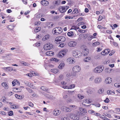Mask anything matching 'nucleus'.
Here are the masks:
<instances>
[{
    "label": "nucleus",
    "mask_w": 120,
    "mask_h": 120,
    "mask_svg": "<svg viewBox=\"0 0 120 120\" xmlns=\"http://www.w3.org/2000/svg\"><path fill=\"white\" fill-rule=\"evenodd\" d=\"M41 29V27H38L35 28L34 30V32H37L40 31Z\"/></svg>",
    "instance_id": "5701e85b"
},
{
    "label": "nucleus",
    "mask_w": 120,
    "mask_h": 120,
    "mask_svg": "<svg viewBox=\"0 0 120 120\" xmlns=\"http://www.w3.org/2000/svg\"><path fill=\"white\" fill-rule=\"evenodd\" d=\"M75 12L74 13H77L78 12V9L77 8H75L74 10L73 11H72V13H73V12Z\"/></svg>",
    "instance_id": "79ce46f5"
},
{
    "label": "nucleus",
    "mask_w": 120,
    "mask_h": 120,
    "mask_svg": "<svg viewBox=\"0 0 120 120\" xmlns=\"http://www.w3.org/2000/svg\"><path fill=\"white\" fill-rule=\"evenodd\" d=\"M106 55L108 54L110 51V50L109 49H107L105 50Z\"/></svg>",
    "instance_id": "72a5a7b5"
},
{
    "label": "nucleus",
    "mask_w": 120,
    "mask_h": 120,
    "mask_svg": "<svg viewBox=\"0 0 120 120\" xmlns=\"http://www.w3.org/2000/svg\"><path fill=\"white\" fill-rule=\"evenodd\" d=\"M27 90L30 93H31L32 92V90L30 88H26Z\"/></svg>",
    "instance_id": "6e6d98bb"
},
{
    "label": "nucleus",
    "mask_w": 120,
    "mask_h": 120,
    "mask_svg": "<svg viewBox=\"0 0 120 120\" xmlns=\"http://www.w3.org/2000/svg\"><path fill=\"white\" fill-rule=\"evenodd\" d=\"M79 110L80 111L82 112H83L85 113L86 112V111L85 110V109H83L82 108H80Z\"/></svg>",
    "instance_id": "c756f323"
},
{
    "label": "nucleus",
    "mask_w": 120,
    "mask_h": 120,
    "mask_svg": "<svg viewBox=\"0 0 120 120\" xmlns=\"http://www.w3.org/2000/svg\"><path fill=\"white\" fill-rule=\"evenodd\" d=\"M102 81L101 78L99 77L96 78L94 80V83L96 84H99Z\"/></svg>",
    "instance_id": "6e6552de"
},
{
    "label": "nucleus",
    "mask_w": 120,
    "mask_h": 120,
    "mask_svg": "<svg viewBox=\"0 0 120 120\" xmlns=\"http://www.w3.org/2000/svg\"><path fill=\"white\" fill-rule=\"evenodd\" d=\"M64 45V43H62L61 44H60L59 45V46L60 47H63Z\"/></svg>",
    "instance_id": "13d9d810"
},
{
    "label": "nucleus",
    "mask_w": 120,
    "mask_h": 120,
    "mask_svg": "<svg viewBox=\"0 0 120 120\" xmlns=\"http://www.w3.org/2000/svg\"><path fill=\"white\" fill-rule=\"evenodd\" d=\"M78 112L77 113L75 114H71L69 116L72 119L74 120H78L79 119L80 113Z\"/></svg>",
    "instance_id": "7ed1b4c3"
},
{
    "label": "nucleus",
    "mask_w": 120,
    "mask_h": 120,
    "mask_svg": "<svg viewBox=\"0 0 120 120\" xmlns=\"http://www.w3.org/2000/svg\"><path fill=\"white\" fill-rule=\"evenodd\" d=\"M49 99L50 100H54L55 99V98L52 95L50 96L49 97Z\"/></svg>",
    "instance_id": "f704fd0d"
},
{
    "label": "nucleus",
    "mask_w": 120,
    "mask_h": 120,
    "mask_svg": "<svg viewBox=\"0 0 120 120\" xmlns=\"http://www.w3.org/2000/svg\"><path fill=\"white\" fill-rule=\"evenodd\" d=\"M89 53L88 50L86 49H84L82 52V56H83L87 55Z\"/></svg>",
    "instance_id": "ddd939ff"
},
{
    "label": "nucleus",
    "mask_w": 120,
    "mask_h": 120,
    "mask_svg": "<svg viewBox=\"0 0 120 120\" xmlns=\"http://www.w3.org/2000/svg\"><path fill=\"white\" fill-rule=\"evenodd\" d=\"M64 7H62L61 6L59 7V11L62 13H63L65 12V10H64Z\"/></svg>",
    "instance_id": "4468645a"
},
{
    "label": "nucleus",
    "mask_w": 120,
    "mask_h": 120,
    "mask_svg": "<svg viewBox=\"0 0 120 120\" xmlns=\"http://www.w3.org/2000/svg\"><path fill=\"white\" fill-rule=\"evenodd\" d=\"M66 52L65 50H63L59 52L58 54V57L61 58L64 56Z\"/></svg>",
    "instance_id": "0eeeda50"
},
{
    "label": "nucleus",
    "mask_w": 120,
    "mask_h": 120,
    "mask_svg": "<svg viewBox=\"0 0 120 120\" xmlns=\"http://www.w3.org/2000/svg\"><path fill=\"white\" fill-rule=\"evenodd\" d=\"M1 85L4 87L5 89H7L8 88V85L5 83H2L1 84Z\"/></svg>",
    "instance_id": "6ab92c4d"
},
{
    "label": "nucleus",
    "mask_w": 120,
    "mask_h": 120,
    "mask_svg": "<svg viewBox=\"0 0 120 120\" xmlns=\"http://www.w3.org/2000/svg\"><path fill=\"white\" fill-rule=\"evenodd\" d=\"M75 86L74 85H71L69 87L68 89H71L75 87Z\"/></svg>",
    "instance_id": "4c0bfd02"
},
{
    "label": "nucleus",
    "mask_w": 120,
    "mask_h": 120,
    "mask_svg": "<svg viewBox=\"0 0 120 120\" xmlns=\"http://www.w3.org/2000/svg\"><path fill=\"white\" fill-rule=\"evenodd\" d=\"M72 70L74 72H78L80 71L81 69L79 66L77 65L73 67Z\"/></svg>",
    "instance_id": "423d86ee"
},
{
    "label": "nucleus",
    "mask_w": 120,
    "mask_h": 120,
    "mask_svg": "<svg viewBox=\"0 0 120 120\" xmlns=\"http://www.w3.org/2000/svg\"><path fill=\"white\" fill-rule=\"evenodd\" d=\"M29 106L32 107H33L34 106L33 104L31 102H29Z\"/></svg>",
    "instance_id": "603ef678"
},
{
    "label": "nucleus",
    "mask_w": 120,
    "mask_h": 120,
    "mask_svg": "<svg viewBox=\"0 0 120 120\" xmlns=\"http://www.w3.org/2000/svg\"><path fill=\"white\" fill-rule=\"evenodd\" d=\"M49 37V34L46 35L43 38L42 40H43L45 41L48 39Z\"/></svg>",
    "instance_id": "393cba45"
},
{
    "label": "nucleus",
    "mask_w": 120,
    "mask_h": 120,
    "mask_svg": "<svg viewBox=\"0 0 120 120\" xmlns=\"http://www.w3.org/2000/svg\"><path fill=\"white\" fill-rule=\"evenodd\" d=\"M94 76H92L89 78V81L90 82L92 81L94 79Z\"/></svg>",
    "instance_id": "c9c22d12"
},
{
    "label": "nucleus",
    "mask_w": 120,
    "mask_h": 120,
    "mask_svg": "<svg viewBox=\"0 0 120 120\" xmlns=\"http://www.w3.org/2000/svg\"><path fill=\"white\" fill-rule=\"evenodd\" d=\"M112 79L109 77L107 78L105 80V82L106 83L109 84L112 82Z\"/></svg>",
    "instance_id": "dca6fc26"
},
{
    "label": "nucleus",
    "mask_w": 120,
    "mask_h": 120,
    "mask_svg": "<svg viewBox=\"0 0 120 120\" xmlns=\"http://www.w3.org/2000/svg\"><path fill=\"white\" fill-rule=\"evenodd\" d=\"M7 12L8 13H10L12 12L11 9H8L7 10Z\"/></svg>",
    "instance_id": "338daca9"
},
{
    "label": "nucleus",
    "mask_w": 120,
    "mask_h": 120,
    "mask_svg": "<svg viewBox=\"0 0 120 120\" xmlns=\"http://www.w3.org/2000/svg\"><path fill=\"white\" fill-rule=\"evenodd\" d=\"M21 63L24 66H28V64L26 62H25L22 61L21 62Z\"/></svg>",
    "instance_id": "ea45409f"
},
{
    "label": "nucleus",
    "mask_w": 120,
    "mask_h": 120,
    "mask_svg": "<svg viewBox=\"0 0 120 120\" xmlns=\"http://www.w3.org/2000/svg\"><path fill=\"white\" fill-rule=\"evenodd\" d=\"M53 46L52 44L49 43L45 45L44 46V49L45 50H47L50 49L53 47Z\"/></svg>",
    "instance_id": "20e7f679"
},
{
    "label": "nucleus",
    "mask_w": 120,
    "mask_h": 120,
    "mask_svg": "<svg viewBox=\"0 0 120 120\" xmlns=\"http://www.w3.org/2000/svg\"><path fill=\"white\" fill-rule=\"evenodd\" d=\"M15 96L16 98L19 99V98L20 95H18L17 94H16L15 95Z\"/></svg>",
    "instance_id": "0e129e2a"
},
{
    "label": "nucleus",
    "mask_w": 120,
    "mask_h": 120,
    "mask_svg": "<svg viewBox=\"0 0 120 120\" xmlns=\"http://www.w3.org/2000/svg\"><path fill=\"white\" fill-rule=\"evenodd\" d=\"M61 120H70L68 117H67L62 118L61 119Z\"/></svg>",
    "instance_id": "a19ab883"
},
{
    "label": "nucleus",
    "mask_w": 120,
    "mask_h": 120,
    "mask_svg": "<svg viewBox=\"0 0 120 120\" xmlns=\"http://www.w3.org/2000/svg\"><path fill=\"white\" fill-rule=\"evenodd\" d=\"M14 81L15 82V84H17L18 85H20V83L18 81L16 80L15 79L14 80Z\"/></svg>",
    "instance_id": "49530a36"
},
{
    "label": "nucleus",
    "mask_w": 120,
    "mask_h": 120,
    "mask_svg": "<svg viewBox=\"0 0 120 120\" xmlns=\"http://www.w3.org/2000/svg\"><path fill=\"white\" fill-rule=\"evenodd\" d=\"M94 115L97 116H99L100 115V114L98 113H94Z\"/></svg>",
    "instance_id": "e2e57ef3"
},
{
    "label": "nucleus",
    "mask_w": 120,
    "mask_h": 120,
    "mask_svg": "<svg viewBox=\"0 0 120 120\" xmlns=\"http://www.w3.org/2000/svg\"><path fill=\"white\" fill-rule=\"evenodd\" d=\"M65 64L63 62H61L60 65L59 66L58 68L60 69H62L64 66Z\"/></svg>",
    "instance_id": "aec40b11"
},
{
    "label": "nucleus",
    "mask_w": 120,
    "mask_h": 120,
    "mask_svg": "<svg viewBox=\"0 0 120 120\" xmlns=\"http://www.w3.org/2000/svg\"><path fill=\"white\" fill-rule=\"evenodd\" d=\"M65 40V37L63 36H59L55 39V42L57 44H59L63 42Z\"/></svg>",
    "instance_id": "f03ea898"
},
{
    "label": "nucleus",
    "mask_w": 120,
    "mask_h": 120,
    "mask_svg": "<svg viewBox=\"0 0 120 120\" xmlns=\"http://www.w3.org/2000/svg\"><path fill=\"white\" fill-rule=\"evenodd\" d=\"M41 3L43 6H45L49 4V2L46 0H44L41 1Z\"/></svg>",
    "instance_id": "9b49d317"
},
{
    "label": "nucleus",
    "mask_w": 120,
    "mask_h": 120,
    "mask_svg": "<svg viewBox=\"0 0 120 120\" xmlns=\"http://www.w3.org/2000/svg\"><path fill=\"white\" fill-rule=\"evenodd\" d=\"M90 57H87L84 59V61L86 62H88L90 60Z\"/></svg>",
    "instance_id": "473e14b6"
},
{
    "label": "nucleus",
    "mask_w": 120,
    "mask_h": 120,
    "mask_svg": "<svg viewBox=\"0 0 120 120\" xmlns=\"http://www.w3.org/2000/svg\"><path fill=\"white\" fill-rule=\"evenodd\" d=\"M60 4V1L58 2V1H56L55 2V4L56 5H59Z\"/></svg>",
    "instance_id": "bf43d9fd"
},
{
    "label": "nucleus",
    "mask_w": 120,
    "mask_h": 120,
    "mask_svg": "<svg viewBox=\"0 0 120 120\" xmlns=\"http://www.w3.org/2000/svg\"><path fill=\"white\" fill-rule=\"evenodd\" d=\"M107 32L108 33L110 34L112 33V31L111 30H107Z\"/></svg>",
    "instance_id": "5fc2aeb1"
},
{
    "label": "nucleus",
    "mask_w": 120,
    "mask_h": 120,
    "mask_svg": "<svg viewBox=\"0 0 120 120\" xmlns=\"http://www.w3.org/2000/svg\"><path fill=\"white\" fill-rule=\"evenodd\" d=\"M29 86L30 87L34 89H35L36 88V87L34 86L33 84L30 82L29 83Z\"/></svg>",
    "instance_id": "c85d7f7f"
},
{
    "label": "nucleus",
    "mask_w": 120,
    "mask_h": 120,
    "mask_svg": "<svg viewBox=\"0 0 120 120\" xmlns=\"http://www.w3.org/2000/svg\"><path fill=\"white\" fill-rule=\"evenodd\" d=\"M78 57H81L82 55V53L78 51L77 52Z\"/></svg>",
    "instance_id": "58836bf2"
},
{
    "label": "nucleus",
    "mask_w": 120,
    "mask_h": 120,
    "mask_svg": "<svg viewBox=\"0 0 120 120\" xmlns=\"http://www.w3.org/2000/svg\"><path fill=\"white\" fill-rule=\"evenodd\" d=\"M79 28V27H78L77 26H72L70 30L73 29L76 30L77 29H78Z\"/></svg>",
    "instance_id": "bb28decb"
},
{
    "label": "nucleus",
    "mask_w": 120,
    "mask_h": 120,
    "mask_svg": "<svg viewBox=\"0 0 120 120\" xmlns=\"http://www.w3.org/2000/svg\"><path fill=\"white\" fill-rule=\"evenodd\" d=\"M83 120H89V118L88 117L86 116L84 117L83 118Z\"/></svg>",
    "instance_id": "09e8293b"
},
{
    "label": "nucleus",
    "mask_w": 120,
    "mask_h": 120,
    "mask_svg": "<svg viewBox=\"0 0 120 120\" xmlns=\"http://www.w3.org/2000/svg\"><path fill=\"white\" fill-rule=\"evenodd\" d=\"M100 44V43L96 41L92 44V46H96L97 45H99Z\"/></svg>",
    "instance_id": "cd10ccee"
},
{
    "label": "nucleus",
    "mask_w": 120,
    "mask_h": 120,
    "mask_svg": "<svg viewBox=\"0 0 120 120\" xmlns=\"http://www.w3.org/2000/svg\"><path fill=\"white\" fill-rule=\"evenodd\" d=\"M87 93H88V94H91L92 92L91 91V90H89L86 91Z\"/></svg>",
    "instance_id": "8fccbe9b"
},
{
    "label": "nucleus",
    "mask_w": 120,
    "mask_h": 120,
    "mask_svg": "<svg viewBox=\"0 0 120 120\" xmlns=\"http://www.w3.org/2000/svg\"><path fill=\"white\" fill-rule=\"evenodd\" d=\"M73 57H78L77 52H76L75 51H73Z\"/></svg>",
    "instance_id": "4be33fe9"
},
{
    "label": "nucleus",
    "mask_w": 120,
    "mask_h": 120,
    "mask_svg": "<svg viewBox=\"0 0 120 120\" xmlns=\"http://www.w3.org/2000/svg\"><path fill=\"white\" fill-rule=\"evenodd\" d=\"M2 68L4 70H6L7 71H11L12 70L11 69V67H8L5 68Z\"/></svg>",
    "instance_id": "f3484780"
},
{
    "label": "nucleus",
    "mask_w": 120,
    "mask_h": 120,
    "mask_svg": "<svg viewBox=\"0 0 120 120\" xmlns=\"http://www.w3.org/2000/svg\"><path fill=\"white\" fill-rule=\"evenodd\" d=\"M103 69L101 67H97L95 68L93 70L94 72L96 73H100L102 72Z\"/></svg>",
    "instance_id": "39448f33"
},
{
    "label": "nucleus",
    "mask_w": 120,
    "mask_h": 120,
    "mask_svg": "<svg viewBox=\"0 0 120 120\" xmlns=\"http://www.w3.org/2000/svg\"><path fill=\"white\" fill-rule=\"evenodd\" d=\"M105 50L101 52V54L103 55H106V54L105 53Z\"/></svg>",
    "instance_id": "052dcab7"
},
{
    "label": "nucleus",
    "mask_w": 120,
    "mask_h": 120,
    "mask_svg": "<svg viewBox=\"0 0 120 120\" xmlns=\"http://www.w3.org/2000/svg\"><path fill=\"white\" fill-rule=\"evenodd\" d=\"M54 54V52L52 51H49L46 52V54L47 55L52 56Z\"/></svg>",
    "instance_id": "a211bd4d"
},
{
    "label": "nucleus",
    "mask_w": 120,
    "mask_h": 120,
    "mask_svg": "<svg viewBox=\"0 0 120 120\" xmlns=\"http://www.w3.org/2000/svg\"><path fill=\"white\" fill-rule=\"evenodd\" d=\"M83 102L82 103V104L85 105L84 104V103L89 104L91 103L90 100L89 99H84L83 100Z\"/></svg>",
    "instance_id": "2eb2a0df"
},
{
    "label": "nucleus",
    "mask_w": 120,
    "mask_h": 120,
    "mask_svg": "<svg viewBox=\"0 0 120 120\" xmlns=\"http://www.w3.org/2000/svg\"><path fill=\"white\" fill-rule=\"evenodd\" d=\"M6 98L4 96H3L0 99V101L4 102H6Z\"/></svg>",
    "instance_id": "a878e982"
},
{
    "label": "nucleus",
    "mask_w": 120,
    "mask_h": 120,
    "mask_svg": "<svg viewBox=\"0 0 120 120\" xmlns=\"http://www.w3.org/2000/svg\"><path fill=\"white\" fill-rule=\"evenodd\" d=\"M109 101V100L108 98H106V99L104 100V101L106 103H108Z\"/></svg>",
    "instance_id": "a18cd8bd"
},
{
    "label": "nucleus",
    "mask_w": 120,
    "mask_h": 120,
    "mask_svg": "<svg viewBox=\"0 0 120 120\" xmlns=\"http://www.w3.org/2000/svg\"><path fill=\"white\" fill-rule=\"evenodd\" d=\"M113 44L115 46H118V44L116 42H113Z\"/></svg>",
    "instance_id": "680f3d73"
},
{
    "label": "nucleus",
    "mask_w": 120,
    "mask_h": 120,
    "mask_svg": "<svg viewBox=\"0 0 120 120\" xmlns=\"http://www.w3.org/2000/svg\"><path fill=\"white\" fill-rule=\"evenodd\" d=\"M67 61L69 64L74 63H75V61L74 60L73 58L71 57L67 59Z\"/></svg>",
    "instance_id": "9d476101"
},
{
    "label": "nucleus",
    "mask_w": 120,
    "mask_h": 120,
    "mask_svg": "<svg viewBox=\"0 0 120 120\" xmlns=\"http://www.w3.org/2000/svg\"><path fill=\"white\" fill-rule=\"evenodd\" d=\"M59 79H62L63 78V75H60L59 76Z\"/></svg>",
    "instance_id": "864d4df0"
},
{
    "label": "nucleus",
    "mask_w": 120,
    "mask_h": 120,
    "mask_svg": "<svg viewBox=\"0 0 120 120\" xmlns=\"http://www.w3.org/2000/svg\"><path fill=\"white\" fill-rule=\"evenodd\" d=\"M67 34L69 36L73 37L74 35V33L73 31H70Z\"/></svg>",
    "instance_id": "412c9836"
},
{
    "label": "nucleus",
    "mask_w": 120,
    "mask_h": 120,
    "mask_svg": "<svg viewBox=\"0 0 120 120\" xmlns=\"http://www.w3.org/2000/svg\"><path fill=\"white\" fill-rule=\"evenodd\" d=\"M64 109L66 110V111L67 112H70L71 111V110L69 108L65 107L64 108Z\"/></svg>",
    "instance_id": "2f4dec72"
},
{
    "label": "nucleus",
    "mask_w": 120,
    "mask_h": 120,
    "mask_svg": "<svg viewBox=\"0 0 120 120\" xmlns=\"http://www.w3.org/2000/svg\"><path fill=\"white\" fill-rule=\"evenodd\" d=\"M13 114V112L12 111H11L9 112L8 115L9 116H12Z\"/></svg>",
    "instance_id": "de8ad7c7"
},
{
    "label": "nucleus",
    "mask_w": 120,
    "mask_h": 120,
    "mask_svg": "<svg viewBox=\"0 0 120 120\" xmlns=\"http://www.w3.org/2000/svg\"><path fill=\"white\" fill-rule=\"evenodd\" d=\"M41 89L44 91H47L48 90L47 88L44 86H42Z\"/></svg>",
    "instance_id": "e433bc0d"
},
{
    "label": "nucleus",
    "mask_w": 120,
    "mask_h": 120,
    "mask_svg": "<svg viewBox=\"0 0 120 120\" xmlns=\"http://www.w3.org/2000/svg\"><path fill=\"white\" fill-rule=\"evenodd\" d=\"M84 22H80L78 24V25L79 26H80L81 25H84Z\"/></svg>",
    "instance_id": "3c124183"
},
{
    "label": "nucleus",
    "mask_w": 120,
    "mask_h": 120,
    "mask_svg": "<svg viewBox=\"0 0 120 120\" xmlns=\"http://www.w3.org/2000/svg\"><path fill=\"white\" fill-rule=\"evenodd\" d=\"M14 27V26L12 25H9L8 26V29L9 30H13Z\"/></svg>",
    "instance_id": "7c9ffc66"
},
{
    "label": "nucleus",
    "mask_w": 120,
    "mask_h": 120,
    "mask_svg": "<svg viewBox=\"0 0 120 120\" xmlns=\"http://www.w3.org/2000/svg\"><path fill=\"white\" fill-rule=\"evenodd\" d=\"M104 91V89H100L98 90V92L100 94L102 93Z\"/></svg>",
    "instance_id": "37998d69"
},
{
    "label": "nucleus",
    "mask_w": 120,
    "mask_h": 120,
    "mask_svg": "<svg viewBox=\"0 0 120 120\" xmlns=\"http://www.w3.org/2000/svg\"><path fill=\"white\" fill-rule=\"evenodd\" d=\"M66 76L68 78H70V77L71 76V74H67L66 75Z\"/></svg>",
    "instance_id": "69168bd1"
},
{
    "label": "nucleus",
    "mask_w": 120,
    "mask_h": 120,
    "mask_svg": "<svg viewBox=\"0 0 120 120\" xmlns=\"http://www.w3.org/2000/svg\"><path fill=\"white\" fill-rule=\"evenodd\" d=\"M60 113V111L57 110H55L53 112V114L56 116L59 115Z\"/></svg>",
    "instance_id": "f8f14e48"
},
{
    "label": "nucleus",
    "mask_w": 120,
    "mask_h": 120,
    "mask_svg": "<svg viewBox=\"0 0 120 120\" xmlns=\"http://www.w3.org/2000/svg\"><path fill=\"white\" fill-rule=\"evenodd\" d=\"M62 31V29L61 27H58L54 28L52 30V32L54 34L56 35L61 34Z\"/></svg>",
    "instance_id": "f257e3e1"
},
{
    "label": "nucleus",
    "mask_w": 120,
    "mask_h": 120,
    "mask_svg": "<svg viewBox=\"0 0 120 120\" xmlns=\"http://www.w3.org/2000/svg\"><path fill=\"white\" fill-rule=\"evenodd\" d=\"M0 114L4 115H6V113L4 111H0Z\"/></svg>",
    "instance_id": "4d7b16f0"
},
{
    "label": "nucleus",
    "mask_w": 120,
    "mask_h": 120,
    "mask_svg": "<svg viewBox=\"0 0 120 120\" xmlns=\"http://www.w3.org/2000/svg\"><path fill=\"white\" fill-rule=\"evenodd\" d=\"M59 71V70H58L56 68L52 69L51 70L52 72L54 73H56L58 72Z\"/></svg>",
    "instance_id": "b1692460"
},
{
    "label": "nucleus",
    "mask_w": 120,
    "mask_h": 120,
    "mask_svg": "<svg viewBox=\"0 0 120 120\" xmlns=\"http://www.w3.org/2000/svg\"><path fill=\"white\" fill-rule=\"evenodd\" d=\"M97 51L98 52H100L101 50V49L100 48H98Z\"/></svg>",
    "instance_id": "774afa93"
},
{
    "label": "nucleus",
    "mask_w": 120,
    "mask_h": 120,
    "mask_svg": "<svg viewBox=\"0 0 120 120\" xmlns=\"http://www.w3.org/2000/svg\"><path fill=\"white\" fill-rule=\"evenodd\" d=\"M78 98L80 99H82L84 98V97L81 95V94H78Z\"/></svg>",
    "instance_id": "c03bdc74"
},
{
    "label": "nucleus",
    "mask_w": 120,
    "mask_h": 120,
    "mask_svg": "<svg viewBox=\"0 0 120 120\" xmlns=\"http://www.w3.org/2000/svg\"><path fill=\"white\" fill-rule=\"evenodd\" d=\"M77 43L75 41H71L68 43V45L70 47H74L75 46L77 45Z\"/></svg>",
    "instance_id": "1a4fd4ad"
}]
</instances>
